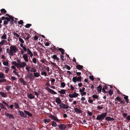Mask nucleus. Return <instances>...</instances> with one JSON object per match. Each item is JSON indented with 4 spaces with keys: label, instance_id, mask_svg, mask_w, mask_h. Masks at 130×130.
I'll return each mask as SVG.
<instances>
[{
    "label": "nucleus",
    "instance_id": "obj_64",
    "mask_svg": "<svg viewBox=\"0 0 130 130\" xmlns=\"http://www.w3.org/2000/svg\"><path fill=\"white\" fill-rule=\"evenodd\" d=\"M126 119L130 121V116L129 115L128 116L126 117Z\"/></svg>",
    "mask_w": 130,
    "mask_h": 130
},
{
    "label": "nucleus",
    "instance_id": "obj_44",
    "mask_svg": "<svg viewBox=\"0 0 130 130\" xmlns=\"http://www.w3.org/2000/svg\"><path fill=\"white\" fill-rule=\"evenodd\" d=\"M65 67L67 68L68 70H70V67L67 65L66 64L65 65Z\"/></svg>",
    "mask_w": 130,
    "mask_h": 130
},
{
    "label": "nucleus",
    "instance_id": "obj_48",
    "mask_svg": "<svg viewBox=\"0 0 130 130\" xmlns=\"http://www.w3.org/2000/svg\"><path fill=\"white\" fill-rule=\"evenodd\" d=\"M18 23L19 24L22 25L23 23V22L22 20H21L20 21H18Z\"/></svg>",
    "mask_w": 130,
    "mask_h": 130
},
{
    "label": "nucleus",
    "instance_id": "obj_51",
    "mask_svg": "<svg viewBox=\"0 0 130 130\" xmlns=\"http://www.w3.org/2000/svg\"><path fill=\"white\" fill-rule=\"evenodd\" d=\"M6 35L5 34H4L3 36H2V37L3 39H6Z\"/></svg>",
    "mask_w": 130,
    "mask_h": 130
},
{
    "label": "nucleus",
    "instance_id": "obj_12",
    "mask_svg": "<svg viewBox=\"0 0 130 130\" xmlns=\"http://www.w3.org/2000/svg\"><path fill=\"white\" fill-rule=\"evenodd\" d=\"M105 119L108 121H113L114 120V119L113 118H111L109 117H108L105 118Z\"/></svg>",
    "mask_w": 130,
    "mask_h": 130
},
{
    "label": "nucleus",
    "instance_id": "obj_54",
    "mask_svg": "<svg viewBox=\"0 0 130 130\" xmlns=\"http://www.w3.org/2000/svg\"><path fill=\"white\" fill-rule=\"evenodd\" d=\"M29 68H30V67H28V66H26V70H27V71H28V73H29Z\"/></svg>",
    "mask_w": 130,
    "mask_h": 130
},
{
    "label": "nucleus",
    "instance_id": "obj_8",
    "mask_svg": "<svg viewBox=\"0 0 130 130\" xmlns=\"http://www.w3.org/2000/svg\"><path fill=\"white\" fill-rule=\"evenodd\" d=\"M59 127L61 129L64 130L66 128V126L64 124H61L59 125Z\"/></svg>",
    "mask_w": 130,
    "mask_h": 130
},
{
    "label": "nucleus",
    "instance_id": "obj_39",
    "mask_svg": "<svg viewBox=\"0 0 130 130\" xmlns=\"http://www.w3.org/2000/svg\"><path fill=\"white\" fill-rule=\"evenodd\" d=\"M113 91H111V89L109 90L108 92V93H109V95H111L113 94Z\"/></svg>",
    "mask_w": 130,
    "mask_h": 130
},
{
    "label": "nucleus",
    "instance_id": "obj_9",
    "mask_svg": "<svg viewBox=\"0 0 130 130\" xmlns=\"http://www.w3.org/2000/svg\"><path fill=\"white\" fill-rule=\"evenodd\" d=\"M5 115L7 117H8L10 119H14V117L13 115L11 114H9L7 112H5Z\"/></svg>",
    "mask_w": 130,
    "mask_h": 130
},
{
    "label": "nucleus",
    "instance_id": "obj_14",
    "mask_svg": "<svg viewBox=\"0 0 130 130\" xmlns=\"http://www.w3.org/2000/svg\"><path fill=\"white\" fill-rule=\"evenodd\" d=\"M0 11L1 12V13L2 14H6L7 12V11L4 8H3L1 9Z\"/></svg>",
    "mask_w": 130,
    "mask_h": 130
},
{
    "label": "nucleus",
    "instance_id": "obj_1",
    "mask_svg": "<svg viewBox=\"0 0 130 130\" xmlns=\"http://www.w3.org/2000/svg\"><path fill=\"white\" fill-rule=\"evenodd\" d=\"M11 56H13L14 54L16 53L18 50V49L16 45H11L10 47Z\"/></svg>",
    "mask_w": 130,
    "mask_h": 130
},
{
    "label": "nucleus",
    "instance_id": "obj_57",
    "mask_svg": "<svg viewBox=\"0 0 130 130\" xmlns=\"http://www.w3.org/2000/svg\"><path fill=\"white\" fill-rule=\"evenodd\" d=\"M2 103L6 105L7 107H9V105H8V104L7 103H6V102H5V101H3L2 102Z\"/></svg>",
    "mask_w": 130,
    "mask_h": 130
},
{
    "label": "nucleus",
    "instance_id": "obj_32",
    "mask_svg": "<svg viewBox=\"0 0 130 130\" xmlns=\"http://www.w3.org/2000/svg\"><path fill=\"white\" fill-rule=\"evenodd\" d=\"M11 87V86H8L6 87L5 88L8 91L10 89Z\"/></svg>",
    "mask_w": 130,
    "mask_h": 130
},
{
    "label": "nucleus",
    "instance_id": "obj_4",
    "mask_svg": "<svg viewBox=\"0 0 130 130\" xmlns=\"http://www.w3.org/2000/svg\"><path fill=\"white\" fill-rule=\"evenodd\" d=\"M59 107L61 108L64 109H68L69 108L68 106L65 104H62L59 105Z\"/></svg>",
    "mask_w": 130,
    "mask_h": 130
},
{
    "label": "nucleus",
    "instance_id": "obj_22",
    "mask_svg": "<svg viewBox=\"0 0 130 130\" xmlns=\"http://www.w3.org/2000/svg\"><path fill=\"white\" fill-rule=\"evenodd\" d=\"M28 97L30 99H33L34 98V96L32 94H27Z\"/></svg>",
    "mask_w": 130,
    "mask_h": 130
},
{
    "label": "nucleus",
    "instance_id": "obj_61",
    "mask_svg": "<svg viewBox=\"0 0 130 130\" xmlns=\"http://www.w3.org/2000/svg\"><path fill=\"white\" fill-rule=\"evenodd\" d=\"M24 59L25 60V61L27 62L28 61V57H23Z\"/></svg>",
    "mask_w": 130,
    "mask_h": 130
},
{
    "label": "nucleus",
    "instance_id": "obj_47",
    "mask_svg": "<svg viewBox=\"0 0 130 130\" xmlns=\"http://www.w3.org/2000/svg\"><path fill=\"white\" fill-rule=\"evenodd\" d=\"M41 74L42 75H44L45 76L47 75L46 72L44 71L42 72L41 73Z\"/></svg>",
    "mask_w": 130,
    "mask_h": 130
},
{
    "label": "nucleus",
    "instance_id": "obj_16",
    "mask_svg": "<svg viewBox=\"0 0 130 130\" xmlns=\"http://www.w3.org/2000/svg\"><path fill=\"white\" fill-rule=\"evenodd\" d=\"M26 65V63L25 62H23L22 63H19V67H24Z\"/></svg>",
    "mask_w": 130,
    "mask_h": 130
},
{
    "label": "nucleus",
    "instance_id": "obj_31",
    "mask_svg": "<svg viewBox=\"0 0 130 130\" xmlns=\"http://www.w3.org/2000/svg\"><path fill=\"white\" fill-rule=\"evenodd\" d=\"M12 33L14 36H16L17 38L19 37V36L18 34L15 33V32H13Z\"/></svg>",
    "mask_w": 130,
    "mask_h": 130
},
{
    "label": "nucleus",
    "instance_id": "obj_27",
    "mask_svg": "<svg viewBox=\"0 0 130 130\" xmlns=\"http://www.w3.org/2000/svg\"><path fill=\"white\" fill-rule=\"evenodd\" d=\"M14 106L15 108H19V104L17 102L15 103Z\"/></svg>",
    "mask_w": 130,
    "mask_h": 130
},
{
    "label": "nucleus",
    "instance_id": "obj_43",
    "mask_svg": "<svg viewBox=\"0 0 130 130\" xmlns=\"http://www.w3.org/2000/svg\"><path fill=\"white\" fill-rule=\"evenodd\" d=\"M3 64L4 65L7 66L8 64V62L7 61H4L3 62Z\"/></svg>",
    "mask_w": 130,
    "mask_h": 130
},
{
    "label": "nucleus",
    "instance_id": "obj_37",
    "mask_svg": "<svg viewBox=\"0 0 130 130\" xmlns=\"http://www.w3.org/2000/svg\"><path fill=\"white\" fill-rule=\"evenodd\" d=\"M4 76L3 73H0V78H4Z\"/></svg>",
    "mask_w": 130,
    "mask_h": 130
},
{
    "label": "nucleus",
    "instance_id": "obj_10",
    "mask_svg": "<svg viewBox=\"0 0 130 130\" xmlns=\"http://www.w3.org/2000/svg\"><path fill=\"white\" fill-rule=\"evenodd\" d=\"M27 77L29 78L30 80H32V79L34 78V77L33 75L32 74L30 73H29L27 75Z\"/></svg>",
    "mask_w": 130,
    "mask_h": 130
},
{
    "label": "nucleus",
    "instance_id": "obj_33",
    "mask_svg": "<svg viewBox=\"0 0 130 130\" xmlns=\"http://www.w3.org/2000/svg\"><path fill=\"white\" fill-rule=\"evenodd\" d=\"M50 121V119H46L44 120V122L45 123H48Z\"/></svg>",
    "mask_w": 130,
    "mask_h": 130
},
{
    "label": "nucleus",
    "instance_id": "obj_50",
    "mask_svg": "<svg viewBox=\"0 0 130 130\" xmlns=\"http://www.w3.org/2000/svg\"><path fill=\"white\" fill-rule=\"evenodd\" d=\"M61 86L63 87H64L65 86V84L64 82H62L61 84Z\"/></svg>",
    "mask_w": 130,
    "mask_h": 130
},
{
    "label": "nucleus",
    "instance_id": "obj_11",
    "mask_svg": "<svg viewBox=\"0 0 130 130\" xmlns=\"http://www.w3.org/2000/svg\"><path fill=\"white\" fill-rule=\"evenodd\" d=\"M55 101L58 104H60L61 103V101L59 98H57L55 99Z\"/></svg>",
    "mask_w": 130,
    "mask_h": 130
},
{
    "label": "nucleus",
    "instance_id": "obj_24",
    "mask_svg": "<svg viewBox=\"0 0 130 130\" xmlns=\"http://www.w3.org/2000/svg\"><path fill=\"white\" fill-rule=\"evenodd\" d=\"M10 19H11V21L10 23V26H12L14 24L13 22L14 21V18L12 19L11 18H10Z\"/></svg>",
    "mask_w": 130,
    "mask_h": 130
},
{
    "label": "nucleus",
    "instance_id": "obj_38",
    "mask_svg": "<svg viewBox=\"0 0 130 130\" xmlns=\"http://www.w3.org/2000/svg\"><path fill=\"white\" fill-rule=\"evenodd\" d=\"M31 26V24H27L25 26V27L26 28H29V27Z\"/></svg>",
    "mask_w": 130,
    "mask_h": 130
},
{
    "label": "nucleus",
    "instance_id": "obj_30",
    "mask_svg": "<svg viewBox=\"0 0 130 130\" xmlns=\"http://www.w3.org/2000/svg\"><path fill=\"white\" fill-rule=\"evenodd\" d=\"M121 99L119 96L117 97L115 99V101L117 100L118 101H121Z\"/></svg>",
    "mask_w": 130,
    "mask_h": 130
},
{
    "label": "nucleus",
    "instance_id": "obj_29",
    "mask_svg": "<svg viewBox=\"0 0 130 130\" xmlns=\"http://www.w3.org/2000/svg\"><path fill=\"white\" fill-rule=\"evenodd\" d=\"M12 64L14 65L16 67H19V63H16L15 61H13L12 62Z\"/></svg>",
    "mask_w": 130,
    "mask_h": 130
},
{
    "label": "nucleus",
    "instance_id": "obj_58",
    "mask_svg": "<svg viewBox=\"0 0 130 130\" xmlns=\"http://www.w3.org/2000/svg\"><path fill=\"white\" fill-rule=\"evenodd\" d=\"M83 93H81V94L82 96H83L84 95H86V93L85 91L83 92Z\"/></svg>",
    "mask_w": 130,
    "mask_h": 130
},
{
    "label": "nucleus",
    "instance_id": "obj_46",
    "mask_svg": "<svg viewBox=\"0 0 130 130\" xmlns=\"http://www.w3.org/2000/svg\"><path fill=\"white\" fill-rule=\"evenodd\" d=\"M30 71L31 72H36V70L34 68L31 69L30 70Z\"/></svg>",
    "mask_w": 130,
    "mask_h": 130
},
{
    "label": "nucleus",
    "instance_id": "obj_17",
    "mask_svg": "<svg viewBox=\"0 0 130 130\" xmlns=\"http://www.w3.org/2000/svg\"><path fill=\"white\" fill-rule=\"evenodd\" d=\"M102 89V87L101 85H99L97 87V90L98 91V92L99 93L101 91Z\"/></svg>",
    "mask_w": 130,
    "mask_h": 130
},
{
    "label": "nucleus",
    "instance_id": "obj_15",
    "mask_svg": "<svg viewBox=\"0 0 130 130\" xmlns=\"http://www.w3.org/2000/svg\"><path fill=\"white\" fill-rule=\"evenodd\" d=\"M27 52L28 54L30 55V57H32L33 55V54L31 51L29 50V49L28 48L27 49Z\"/></svg>",
    "mask_w": 130,
    "mask_h": 130
},
{
    "label": "nucleus",
    "instance_id": "obj_62",
    "mask_svg": "<svg viewBox=\"0 0 130 130\" xmlns=\"http://www.w3.org/2000/svg\"><path fill=\"white\" fill-rule=\"evenodd\" d=\"M34 40H36L38 39V38L37 36L36 35L34 36Z\"/></svg>",
    "mask_w": 130,
    "mask_h": 130
},
{
    "label": "nucleus",
    "instance_id": "obj_42",
    "mask_svg": "<svg viewBox=\"0 0 130 130\" xmlns=\"http://www.w3.org/2000/svg\"><path fill=\"white\" fill-rule=\"evenodd\" d=\"M32 61L35 63H36L37 62V60L36 59L35 57H34L32 60Z\"/></svg>",
    "mask_w": 130,
    "mask_h": 130
},
{
    "label": "nucleus",
    "instance_id": "obj_49",
    "mask_svg": "<svg viewBox=\"0 0 130 130\" xmlns=\"http://www.w3.org/2000/svg\"><path fill=\"white\" fill-rule=\"evenodd\" d=\"M89 78L90 79L92 80H94V78L93 75H90L89 76Z\"/></svg>",
    "mask_w": 130,
    "mask_h": 130
},
{
    "label": "nucleus",
    "instance_id": "obj_2",
    "mask_svg": "<svg viewBox=\"0 0 130 130\" xmlns=\"http://www.w3.org/2000/svg\"><path fill=\"white\" fill-rule=\"evenodd\" d=\"M106 115L107 113L106 112L103 113L101 114L98 115L96 119L97 120L102 121L106 116Z\"/></svg>",
    "mask_w": 130,
    "mask_h": 130
},
{
    "label": "nucleus",
    "instance_id": "obj_40",
    "mask_svg": "<svg viewBox=\"0 0 130 130\" xmlns=\"http://www.w3.org/2000/svg\"><path fill=\"white\" fill-rule=\"evenodd\" d=\"M19 41L21 43H24V41L23 39L20 38H19Z\"/></svg>",
    "mask_w": 130,
    "mask_h": 130
},
{
    "label": "nucleus",
    "instance_id": "obj_18",
    "mask_svg": "<svg viewBox=\"0 0 130 130\" xmlns=\"http://www.w3.org/2000/svg\"><path fill=\"white\" fill-rule=\"evenodd\" d=\"M0 94L2 97H3L6 98L7 96L6 94L5 93H4L2 92H0Z\"/></svg>",
    "mask_w": 130,
    "mask_h": 130
},
{
    "label": "nucleus",
    "instance_id": "obj_7",
    "mask_svg": "<svg viewBox=\"0 0 130 130\" xmlns=\"http://www.w3.org/2000/svg\"><path fill=\"white\" fill-rule=\"evenodd\" d=\"M46 89L48 91L50 92L53 94H56L57 93L54 91L53 90L51 89L48 87L46 88Z\"/></svg>",
    "mask_w": 130,
    "mask_h": 130
},
{
    "label": "nucleus",
    "instance_id": "obj_59",
    "mask_svg": "<svg viewBox=\"0 0 130 130\" xmlns=\"http://www.w3.org/2000/svg\"><path fill=\"white\" fill-rule=\"evenodd\" d=\"M28 36L26 37V38L25 40H28L29 39V38L30 37V36L29 35H28Z\"/></svg>",
    "mask_w": 130,
    "mask_h": 130
},
{
    "label": "nucleus",
    "instance_id": "obj_20",
    "mask_svg": "<svg viewBox=\"0 0 130 130\" xmlns=\"http://www.w3.org/2000/svg\"><path fill=\"white\" fill-rule=\"evenodd\" d=\"M24 112L26 114L29 116L31 117L32 116V114L28 111L26 110H24Z\"/></svg>",
    "mask_w": 130,
    "mask_h": 130
},
{
    "label": "nucleus",
    "instance_id": "obj_45",
    "mask_svg": "<svg viewBox=\"0 0 130 130\" xmlns=\"http://www.w3.org/2000/svg\"><path fill=\"white\" fill-rule=\"evenodd\" d=\"M4 43V40H2L0 42V47L2 46Z\"/></svg>",
    "mask_w": 130,
    "mask_h": 130
},
{
    "label": "nucleus",
    "instance_id": "obj_23",
    "mask_svg": "<svg viewBox=\"0 0 130 130\" xmlns=\"http://www.w3.org/2000/svg\"><path fill=\"white\" fill-rule=\"evenodd\" d=\"M66 91L65 90L62 89L61 91H58V92L61 94H64L65 93Z\"/></svg>",
    "mask_w": 130,
    "mask_h": 130
},
{
    "label": "nucleus",
    "instance_id": "obj_41",
    "mask_svg": "<svg viewBox=\"0 0 130 130\" xmlns=\"http://www.w3.org/2000/svg\"><path fill=\"white\" fill-rule=\"evenodd\" d=\"M10 18L12 19H13V18H14V17H12V16H10L9 17V18L7 20V22H8H8H10L11 19H10Z\"/></svg>",
    "mask_w": 130,
    "mask_h": 130
},
{
    "label": "nucleus",
    "instance_id": "obj_13",
    "mask_svg": "<svg viewBox=\"0 0 130 130\" xmlns=\"http://www.w3.org/2000/svg\"><path fill=\"white\" fill-rule=\"evenodd\" d=\"M74 109L75 111V112H76L77 113H80L82 112L81 110L77 108H74Z\"/></svg>",
    "mask_w": 130,
    "mask_h": 130
},
{
    "label": "nucleus",
    "instance_id": "obj_60",
    "mask_svg": "<svg viewBox=\"0 0 130 130\" xmlns=\"http://www.w3.org/2000/svg\"><path fill=\"white\" fill-rule=\"evenodd\" d=\"M3 23L4 25H6L8 24V23L7 20H5Z\"/></svg>",
    "mask_w": 130,
    "mask_h": 130
},
{
    "label": "nucleus",
    "instance_id": "obj_56",
    "mask_svg": "<svg viewBox=\"0 0 130 130\" xmlns=\"http://www.w3.org/2000/svg\"><path fill=\"white\" fill-rule=\"evenodd\" d=\"M87 111L88 114V115H89L90 116H91L92 115V113L91 112H90L88 110H87Z\"/></svg>",
    "mask_w": 130,
    "mask_h": 130
},
{
    "label": "nucleus",
    "instance_id": "obj_34",
    "mask_svg": "<svg viewBox=\"0 0 130 130\" xmlns=\"http://www.w3.org/2000/svg\"><path fill=\"white\" fill-rule=\"evenodd\" d=\"M52 125L53 126L55 127L56 126L57 124L54 121H53L52 122Z\"/></svg>",
    "mask_w": 130,
    "mask_h": 130
},
{
    "label": "nucleus",
    "instance_id": "obj_25",
    "mask_svg": "<svg viewBox=\"0 0 130 130\" xmlns=\"http://www.w3.org/2000/svg\"><path fill=\"white\" fill-rule=\"evenodd\" d=\"M34 76L35 77H38L40 76V74L38 73H34Z\"/></svg>",
    "mask_w": 130,
    "mask_h": 130
},
{
    "label": "nucleus",
    "instance_id": "obj_55",
    "mask_svg": "<svg viewBox=\"0 0 130 130\" xmlns=\"http://www.w3.org/2000/svg\"><path fill=\"white\" fill-rule=\"evenodd\" d=\"M0 106L1 107V108L2 109H4V106L3 105V104L2 103H0Z\"/></svg>",
    "mask_w": 130,
    "mask_h": 130
},
{
    "label": "nucleus",
    "instance_id": "obj_63",
    "mask_svg": "<svg viewBox=\"0 0 130 130\" xmlns=\"http://www.w3.org/2000/svg\"><path fill=\"white\" fill-rule=\"evenodd\" d=\"M50 44V43L48 42H47L45 43V45L46 46H48Z\"/></svg>",
    "mask_w": 130,
    "mask_h": 130
},
{
    "label": "nucleus",
    "instance_id": "obj_19",
    "mask_svg": "<svg viewBox=\"0 0 130 130\" xmlns=\"http://www.w3.org/2000/svg\"><path fill=\"white\" fill-rule=\"evenodd\" d=\"M76 68L78 70H80L83 69V67L82 66L79 64H77L76 66Z\"/></svg>",
    "mask_w": 130,
    "mask_h": 130
},
{
    "label": "nucleus",
    "instance_id": "obj_5",
    "mask_svg": "<svg viewBox=\"0 0 130 130\" xmlns=\"http://www.w3.org/2000/svg\"><path fill=\"white\" fill-rule=\"evenodd\" d=\"M49 117L51 118L52 119L54 120L57 121V122H59V120L56 117H55V116H54L52 115H50L49 116Z\"/></svg>",
    "mask_w": 130,
    "mask_h": 130
},
{
    "label": "nucleus",
    "instance_id": "obj_21",
    "mask_svg": "<svg viewBox=\"0 0 130 130\" xmlns=\"http://www.w3.org/2000/svg\"><path fill=\"white\" fill-rule=\"evenodd\" d=\"M20 80L21 82L23 83L24 85H26V82L24 81L22 78H20Z\"/></svg>",
    "mask_w": 130,
    "mask_h": 130
},
{
    "label": "nucleus",
    "instance_id": "obj_53",
    "mask_svg": "<svg viewBox=\"0 0 130 130\" xmlns=\"http://www.w3.org/2000/svg\"><path fill=\"white\" fill-rule=\"evenodd\" d=\"M6 80L5 79H0V83L5 82Z\"/></svg>",
    "mask_w": 130,
    "mask_h": 130
},
{
    "label": "nucleus",
    "instance_id": "obj_6",
    "mask_svg": "<svg viewBox=\"0 0 130 130\" xmlns=\"http://www.w3.org/2000/svg\"><path fill=\"white\" fill-rule=\"evenodd\" d=\"M19 114L22 117L26 118L27 116L23 112L19 110Z\"/></svg>",
    "mask_w": 130,
    "mask_h": 130
},
{
    "label": "nucleus",
    "instance_id": "obj_26",
    "mask_svg": "<svg viewBox=\"0 0 130 130\" xmlns=\"http://www.w3.org/2000/svg\"><path fill=\"white\" fill-rule=\"evenodd\" d=\"M72 81L74 83H76L77 81V77H73L72 79Z\"/></svg>",
    "mask_w": 130,
    "mask_h": 130
},
{
    "label": "nucleus",
    "instance_id": "obj_36",
    "mask_svg": "<svg viewBox=\"0 0 130 130\" xmlns=\"http://www.w3.org/2000/svg\"><path fill=\"white\" fill-rule=\"evenodd\" d=\"M6 52L8 53H9V55L11 56V54H10V49H9V48H7L6 49Z\"/></svg>",
    "mask_w": 130,
    "mask_h": 130
},
{
    "label": "nucleus",
    "instance_id": "obj_52",
    "mask_svg": "<svg viewBox=\"0 0 130 130\" xmlns=\"http://www.w3.org/2000/svg\"><path fill=\"white\" fill-rule=\"evenodd\" d=\"M69 96L70 98H75L73 94H70Z\"/></svg>",
    "mask_w": 130,
    "mask_h": 130
},
{
    "label": "nucleus",
    "instance_id": "obj_28",
    "mask_svg": "<svg viewBox=\"0 0 130 130\" xmlns=\"http://www.w3.org/2000/svg\"><path fill=\"white\" fill-rule=\"evenodd\" d=\"M81 77L80 76L79 77H77V81L79 82H81Z\"/></svg>",
    "mask_w": 130,
    "mask_h": 130
},
{
    "label": "nucleus",
    "instance_id": "obj_3",
    "mask_svg": "<svg viewBox=\"0 0 130 130\" xmlns=\"http://www.w3.org/2000/svg\"><path fill=\"white\" fill-rule=\"evenodd\" d=\"M59 51H60L62 55H60V57H64L66 56V55L67 57H69V55L67 54L66 53H64V50L61 48H59L58 49Z\"/></svg>",
    "mask_w": 130,
    "mask_h": 130
},
{
    "label": "nucleus",
    "instance_id": "obj_35",
    "mask_svg": "<svg viewBox=\"0 0 130 130\" xmlns=\"http://www.w3.org/2000/svg\"><path fill=\"white\" fill-rule=\"evenodd\" d=\"M92 97L93 99H97L98 98V96L97 95H93L92 96Z\"/></svg>",
    "mask_w": 130,
    "mask_h": 130
}]
</instances>
